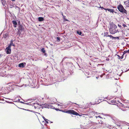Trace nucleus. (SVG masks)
<instances>
[{
  "label": "nucleus",
  "instance_id": "f257e3e1",
  "mask_svg": "<svg viewBox=\"0 0 129 129\" xmlns=\"http://www.w3.org/2000/svg\"><path fill=\"white\" fill-rule=\"evenodd\" d=\"M117 8L120 12L123 13V14H127V11L121 4L117 6Z\"/></svg>",
  "mask_w": 129,
  "mask_h": 129
},
{
  "label": "nucleus",
  "instance_id": "f03ea898",
  "mask_svg": "<svg viewBox=\"0 0 129 129\" xmlns=\"http://www.w3.org/2000/svg\"><path fill=\"white\" fill-rule=\"evenodd\" d=\"M66 112L67 113L71 114L76 115H79L78 113L73 110H68L66 111Z\"/></svg>",
  "mask_w": 129,
  "mask_h": 129
},
{
  "label": "nucleus",
  "instance_id": "7ed1b4c3",
  "mask_svg": "<svg viewBox=\"0 0 129 129\" xmlns=\"http://www.w3.org/2000/svg\"><path fill=\"white\" fill-rule=\"evenodd\" d=\"M11 47L9 46H8L5 49V51L7 54H10L11 53Z\"/></svg>",
  "mask_w": 129,
  "mask_h": 129
},
{
  "label": "nucleus",
  "instance_id": "20e7f679",
  "mask_svg": "<svg viewBox=\"0 0 129 129\" xmlns=\"http://www.w3.org/2000/svg\"><path fill=\"white\" fill-rule=\"evenodd\" d=\"M109 29L110 33L111 34H114L117 32V31L112 28L111 27Z\"/></svg>",
  "mask_w": 129,
  "mask_h": 129
},
{
  "label": "nucleus",
  "instance_id": "39448f33",
  "mask_svg": "<svg viewBox=\"0 0 129 129\" xmlns=\"http://www.w3.org/2000/svg\"><path fill=\"white\" fill-rule=\"evenodd\" d=\"M19 24V28H18V32H20V31H22L23 30V29L22 28V26L20 24H19L20 23V22L19 21V23H18Z\"/></svg>",
  "mask_w": 129,
  "mask_h": 129
},
{
  "label": "nucleus",
  "instance_id": "423d86ee",
  "mask_svg": "<svg viewBox=\"0 0 129 129\" xmlns=\"http://www.w3.org/2000/svg\"><path fill=\"white\" fill-rule=\"evenodd\" d=\"M66 66H68V68H71V67L73 65V64L71 62H66Z\"/></svg>",
  "mask_w": 129,
  "mask_h": 129
},
{
  "label": "nucleus",
  "instance_id": "0eeeda50",
  "mask_svg": "<svg viewBox=\"0 0 129 129\" xmlns=\"http://www.w3.org/2000/svg\"><path fill=\"white\" fill-rule=\"evenodd\" d=\"M111 103L112 104H113L115 105V104L118 103H117V101L116 100V98H115L113 100L111 101Z\"/></svg>",
  "mask_w": 129,
  "mask_h": 129
},
{
  "label": "nucleus",
  "instance_id": "6e6552de",
  "mask_svg": "<svg viewBox=\"0 0 129 129\" xmlns=\"http://www.w3.org/2000/svg\"><path fill=\"white\" fill-rule=\"evenodd\" d=\"M124 4L126 7H129V0L126 1H124Z\"/></svg>",
  "mask_w": 129,
  "mask_h": 129
},
{
  "label": "nucleus",
  "instance_id": "1a4fd4ad",
  "mask_svg": "<svg viewBox=\"0 0 129 129\" xmlns=\"http://www.w3.org/2000/svg\"><path fill=\"white\" fill-rule=\"evenodd\" d=\"M12 22L13 24L14 27H16V26L17 24V23L16 21L15 20H14L12 21Z\"/></svg>",
  "mask_w": 129,
  "mask_h": 129
},
{
  "label": "nucleus",
  "instance_id": "9d476101",
  "mask_svg": "<svg viewBox=\"0 0 129 129\" xmlns=\"http://www.w3.org/2000/svg\"><path fill=\"white\" fill-rule=\"evenodd\" d=\"M38 20L39 21L41 22L43 21L44 20V19L43 17H40L38 18Z\"/></svg>",
  "mask_w": 129,
  "mask_h": 129
},
{
  "label": "nucleus",
  "instance_id": "9b49d317",
  "mask_svg": "<svg viewBox=\"0 0 129 129\" xmlns=\"http://www.w3.org/2000/svg\"><path fill=\"white\" fill-rule=\"evenodd\" d=\"M15 46L14 44L13 43V41L12 40L11 41L10 44L8 45V46L11 47V46Z\"/></svg>",
  "mask_w": 129,
  "mask_h": 129
},
{
  "label": "nucleus",
  "instance_id": "f8f14e48",
  "mask_svg": "<svg viewBox=\"0 0 129 129\" xmlns=\"http://www.w3.org/2000/svg\"><path fill=\"white\" fill-rule=\"evenodd\" d=\"M107 10H108L110 12H112V13L113 12L116 13V12L114 11V10L113 9H106V11Z\"/></svg>",
  "mask_w": 129,
  "mask_h": 129
},
{
  "label": "nucleus",
  "instance_id": "ddd939ff",
  "mask_svg": "<svg viewBox=\"0 0 129 129\" xmlns=\"http://www.w3.org/2000/svg\"><path fill=\"white\" fill-rule=\"evenodd\" d=\"M69 59L67 57L64 58L61 62V63H62L63 61H69Z\"/></svg>",
  "mask_w": 129,
  "mask_h": 129
},
{
  "label": "nucleus",
  "instance_id": "4468645a",
  "mask_svg": "<svg viewBox=\"0 0 129 129\" xmlns=\"http://www.w3.org/2000/svg\"><path fill=\"white\" fill-rule=\"evenodd\" d=\"M18 67H19L23 68L24 67V63H22L19 64H18Z\"/></svg>",
  "mask_w": 129,
  "mask_h": 129
},
{
  "label": "nucleus",
  "instance_id": "2eb2a0df",
  "mask_svg": "<svg viewBox=\"0 0 129 129\" xmlns=\"http://www.w3.org/2000/svg\"><path fill=\"white\" fill-rule=\"evenodd\" d=\"M32 105H34V107L35 109H36L37 107H38V106L37 104L36 103H32Z\"/></svg>",
  "mask_w": 129,
  "mask_h": 129
},
{
  "label": "nucleus",
  "instance_id": "dca6fc26",
  "mask_svg": "<svg viewBox=\"0 0 129 129\" xmlns=\"http://www.w3.org/2000/svg\"><path fill=\"white\" fill-rule=\"evenodd\" d=\"M41 51L43 53H45L46 51L44 48H42L41 50Z\"/></svg>",
  "mask_w": 129,
  "mask_h": 129
},
{
  "label": "nucleus",
  "instance_id": "f3484780",
  "mask_svg": "<svg viewBox=\"0 0 129 129\" xmlns=\"http://www.w3.org/2000/svg\"><path fill=\"white\" fill-rule=\"evenodd\" d=\"M38 104V105L42 107V108H43V107H44V104Z\"/></svg>",
  "mask_w": 129,
  "mask_h": 129
},
{
  "label": "nucleus",
  "instance_id": "a211bd4d",
  "mask_svg": "<svg viewBox=\"0 0 129 129\" xmlns=\"http://www.w3.org/2000/svg\"><path fill=\"white\" fill-rule=\"evenodd\" d=\"M2 4L4 6L5 5L6 3V1L5 0H2Z\"/></svg>",
  "mask_w": 129,
  "mask_h": 129
},
{
  "label": "nucleus",
  "instance_id": "6ab92c4d",
  "mask_svg": "<svg viewBox=\"0 0 129 129\" xmlns=\"http://www.w3.org/2000/svg\"><path fill=\"white\" fill-rule=\"evenodd\" d=\"M71 103H73V104H76L78 106H79V105H78V104H76V103H72L71 102H68V103H67V104L68 105H69V104H70Z\"/></svg>",
  "mask_w": 129,
  "mask_h": 129
},
{
  "label": "nucleus",
  "instance_id": "aec40b11",
  "mask_svg": "<svg viewBox=\"0 0 129 129\" xmlns=\"http://www.w3.org/2000/svg\"><path fill=\"white\" fill-rule=\"evenodd\" d=\"M66 17L65 16H63V18L64 21H68V20L67 19H66Z\"/></svg>",
  "mask_w": 129,
  "mask_h": 129
},
{
  "label": "nucleus",
  "instance_id": "412c9836",
  "mask_svg": "<svg viewBox=\"0 0 129 129\" xmlns=\"http://www.w3.org/2000/svg\"><path fill=\"white\" fill-rule=\"evenodd\" d=\"M109 33L108 32H106V33H104V36H106L107 37V36H108Z\"/></svg>",
  "mask_w": 129,
  "mask_h": 129
},
{
  "label": "nucleus",
  "instance_id": "4be33fe9",
  "mask_svg": "<svg viewBox=\"0 0 129 129\" xmlns=\"http://www.w3.org/2000/svg\"><path fill=\"white\" fill-rule=\"evenodd\" d=\"M32 103H33L32 102H30L29 103H25V104H26L27 105H32Z\"/></svg>",
  "mask_w": 129,
  "mask_h": 129
},
{
  "label": "nucleus",
  "instance_id": "5701e85b",
  "mask_svg": "<svg viewBox=\"0 0 129 129\" xmlns=\"http://www.w3.org/2000/svg\"><path fill=\"white\" fill-rule=\"evenodd\" d=\"M128 53V50L126 51H124V52H123V53L122 54H123L124 55L126 53Z\"/></svg>",
  "mask_w": 129,
  "mask_h": 129
},
{
  "label": "nucleus",
  "instance_id": "b1692460",
  "mask_svg": "<svg viewBox=\"0 0 129 129\" xmlns=\"http://www.w3.org/2000/svg\"><path fill=\"white\" fill-rule=\"evenodd\" d=\"M77 33L79 35H81L82 34V32L80 31H77Z\"/></svg>",
  "mask_w": 129,
  "mask_h": 129
},
{
  "label": "nucleus",
  "instance_id": "393cba45",
  "mask_svg": "<svg viewBox=\"0 0 129 129\" xmlns=\"http://www.w3.org/2000/svg\"><path fill=\"white\" fill-rule=\"evenodd\" d=\"M110 37V38H112V39H114V37L113 36H112L111 35H109L108 36H107V37Z\"/></svg>",
  "mask_w": 129,
  "mask_h": 129
},
{
  "label": "nucleus",
  "instance_id": "a878e982",
  "mask_svg": "<svg viewBox=\"0 0 129 129\" xmlns=\"http://www.w3.org/2000/svg\"><path fill=\"white\" fill-rule=\"evenodd\" d=\"M95 113H96L97 114V113L96 112L95 113L94 112L92 111L90 113V114H94V115H95Z\"/></svg>",
  "mask_w": 129,
  "mask_h": 129
},
{
  "label": "nucleus",
  "instance_id": "bb28decb",
  "mask_svg": "<svg viewBox=\"0 0 129 129\" xmlns=\"http://www.w3.org/2000/svg\"><path fill=\"white\" fill-rule=\"evenodd\" d=\"M44 107L45 108H47V104H44Z\"/></svg>",
  "mask_w": 129,
  "mask_h": 129
},
{
  "label": "nucleus",
  "instance_id": "cd10ccee",
  "mask_svg": "<svg viewBox=\"0 0 129 129\" xmlns=\"http://www.w3.org/2000/svg\"><path fill=\"white\" fill-rule=\"evenodd\" d=\"M47 108H48L49 107H52V106H51V105L50 104H47Z\"/></svg>",
  "mask_w": 129,
  "mask_h": 129
},
{
  "label": "nucleus",
  "instance_id": "c85d7f7f",
  "mask_svg": "<svg viewBox=\"0 0 129 129\" xmlns=\"http://www.w3.org/2000/svg\"><path fill=\"white\" fill-rule=\"evenodd\" d=\"M100 8H101L102 10H103V9H104V10H106V9L104 8L103 7H101L100 6Z\"/></svg>",
  "mask_w": 129,
  "mask_h": 129
},
{
  "label": "nucleus",
  "instance_id": "c756f323",
  "mask_svg": "<svg viewBox=\"0 0 129 129\" xmlns=\"http://www.w3.org/2000/svg\"><path fill=\"white\" fill-rule=\"evenodd\" d=\"M25 110H27V111H29L31 112H34V111H32V110H29L28 109L27 110L26 109H25Z\"/></svg>",
  "mask_w": 129,
  "mask_h": 129
},
{
  "label": "nucleus",
  "instance_id": "7c9ffc66",
  "mask_svg": "<svg viewBox=\"0 0 129 129\" xmlns=\"http://www.w3.org/2000/svg\"><path fill=\"white\" fill-rule=\"evenodd\" d=\"M57 41H59L60 40V38L59 37H57Z\"/></svg>",
  "mask_w": 129,
  "mask_h": 129
},
{
  "label": "nucleus",
  "instance_id": "2f4dec72",
  "mask_svg": "<svg viewBox=\"0 0 129 129\" xmlns=\"http://www.w3.org/2000/svg\"><path fill=\"white\" fill-rule=\"evenodd\" d=\"M120 104L121 105V106L122 107H125V105H124V104H122L121 103H120Z\"/></svg>",
  "mask_w": 129,
  "mask_h": 129
},
{
  "label": "nucleus",
  "instance_id": "473e14b6",
  "mask_svg": "<svg viewBox=\"0 0 129 129\" xmlns=\"http://www.w3.org/2000/svg\"><path fill=\"white\" fill-rule=\"evenodd\" d=\"M124 55L122 54V56H120V59H122Z\"/></svg>",
  "mask_w": 129,
  "mask_h": 129
},
{
  "label": "nucleus",
  "instance_id": "72a5a7b5",
  "mask_svg": "<svg viewBox=\"0 0 129 129\" xmlns=\"http://www.w3.org/2000/svg\"><path fill=\"white\" fill-rule=\"evenodd\" d=\"M16 8H17L18 9L19 11H20V8H19V7H17V6H16Z\"/></svg>",
  "mask_w": 129,
  "mask_h": 129
},
{
  "label": "nucleus",
  "instance_id": "f704fd0d",
  "mask_svg": "<svg viewBox=\"0 0 129 129\" xmlns=\"http://www.w3.org/2000/svg\"><path fill=\"white\" fill-rule=\"evenodd\" d=\"M0 100H2L3 101H4V100L3 98L2 97H0Z\"/></svg>",
  "mask_w": 129,
  "mask_h": 129
},
{
  "label": "nucleus",
  "instance_id": "c9c22d12",
  "mask_svg": "<svg viewBox=\"0 0 129 129\" xmlns=\"http://www.w3.org/2000/svg\"><path fill=\"white\" fill-rule=\"evenodd\" d=\"M96 118H102V117L100 116H95Z\"/></svg>",
  "mask_w": 129,
  "mask_h": 129
},
{
  "label": "nucleus",
  "instance_id": "e433bc0d",
  "mask_svg": "<svg viewBox=\"0 0 129 129\" xmlns=\"http://www.w3.org/2000/svg\"><path fill=\"white\" fill-rule=\"evenodd\" d=\"M44 55H45L46 56H47V54L46 53V52H45V53H44Z\"/></svg>",
  "mask_w": 129,
  "mask_h": 129
},
{
  "label": "nucleus",
  "instance_id": "4c0bfd02",
  "mask_svg": "<svg viewBox=\"0 0 129 129\" xmlns=\"http://www.w3.org/2000/svg\"><path fill=\"white\" fill-rule=\"evenodd\" d=\"M21 31H20V32H19L18 31V32L17 33V34H18L19 35H20L21 34Z\"/></svg>",
  "mask_w": 129,
  "mask_h": 129
},
{
  "label": "nucleus",
  "instance_id": "58836bf2",
  "mask_svg": "<svg viewBox=\"0 0 129 129\" xmlns=\"http://www.w3.org/2000/svg\"><path fill=\"white\" fill-rule=\"evenodd\" d=\"M55 109V110H56L57 111H61V110H59V109Z\"/></svg>",
  "mask_w": 129,
  "mask_h": 129
},
{
  "label": "nucleus",
  "instance_id": "ea45409f",
  "mask_svg": "<svg viewBox=\"0 0 129 129\" xmlns=\"http://www.w3.org/2000/svg\"><path fill=\"white\" fill-rule=\"evenodd\" d=\"M105 74H102V75H100V76L102 78L103 77V75H105Z\"/></svg>",
  "mask_w": 129,
  "mask_h": 129
},
{
  "label": "nucleus",
  "instance_id": "a19ab883",
  "mask_svg": "<svg viewBox=\"0 0 129 129\" xmlns=\"http://www.w3.org/2000/svg\"><path fill=\"white\" fill-rule=\"evenodd\" d=\"M5 101L7 103H11V102H9L8 101Z\"/></svg>",
  "mask_w": 129,
  "mask_h": 129
},
{
  "label": "nucleus",
  "instance_id": "79ce46f5",
  "mask_svg": "<svg viewBox=\"0 0 129 129\" xmlns=\"http://www.w3.org/2000/svg\"><path fill=\"white\" fill-rule=\"evenodd\" d=\"M99 123L101 124H103V122L101 120L100 121V122H99Z\"/></svg>",
  "mask_w": 129,
  "mask_h": 129
},
{
  "label": "nucleus",
  "instance_id": "37998d69",
  "mask_svg": "<svg viewBox=\"0 0 129 129\" xmlns=\"http://www.w3.org/2000/svg\"><path fill=\"white\" fill-rule=\"evenodd\" d=\"M43 118L44 120L45 121V120H48L46 119L44 117H43Z\"/></svg>",
  "mask_w": 129,
  "mask_h": 129
},
{
  "label": "nucleus",
  "instance_id": "c03bdc74",
  "mask_svg": "<svg viewBox=\"0 0 129 129\" xmlns=\"http://www.w3.org/2000/svg\"><path fill=\"white\" fill-rule=\"evenodd\" d=\"M114 39H119V37H114Z\"/></svg>",
  "mask_w": 129,
  "mask_h": 129
},
{
  "label": "nucleus",
  "instance_id": "a18cd8bd",
  "mask_svg": "<svg viewBox=\"0 0 129 129\" xmlns=\"http://www.w3.org/2000/svg\"><path fill=\"white\" fill-rule=\"evenodd\" d=\"M123 26L124 27H125L126 26V25L124 24H123Z\"/></svg>",
  "mask_w": 129,
  "mask_h": 129
},
{
  "label": "nucleus",
  "instance_id": "49530a36",
  "mask_svg": "<svg viewBox=\"0 0 129 129\" xmlns=\"http://www.w3.org/2000/svg\"><path fill=\"white\" fill-rule=\"evenodd\" d=\"M99 100H100L101 101H104L105 100H104V99H99Z\"/></svg>",
  "mask_w": 129,
  "mask_h": 129
},
{
  "label": "nucleus",
  "instance_id": "de8ad7c7",
  "mask_svg": "<svg viewBox=\"0 0 129 129\" xmlns=\"http://www.w3.org/2000/svg\"><path fill=\"white\" fill-rule=\"evenodd\" d=\"M118 26L119 27H120V28L121 27V25H119V24H118Z\"/></svg>",
  "mask_w": 129,
  "mask_h": 129
},
{
  "label": "nucleus",
  "instance_id": "09e8293b",
  "mask_svg": "<svg viewBox=\"0 0 129 129\" xmlns=\"http://www.w3.org/2000/svg\"><path fill=\"white\" fill-rule=\"evenodd\" d=\"M117 103H118L117 104H118V103H120V104L121 103H120V102L119 101V100H117Z\"/></svg>",
  "mask_w": 129,
  "mask_h": 129
},
{
  "label": "nucleus",
  "instance_id": "8fccbe9b",
  "mask_svg": "<svg viewBox=\"0 0 129 129\" xmlns=\"http://www.w3.org/2000/svg\"><path fill=\"white\" fill-rule=\"evenodd\" d=\"M117 56L118 57V58L120 59V55H117Z\"/></svg>",
  "mask_w": 129,
  "mask_h": 129
},
{
  "label": "nucleus",
  "instance_id": "3c124183",
  "mask_svg": "<svg viewBox=\"0 0 129 129\" xmlns=\"http://www.w3.org/2000/svg\"><path fill=\"white\" fill-rule=\"evenodd\" d=\"M48 120H45V121L46 122V123H48V122L47 121Z\"/></svg>",
  "mask_w": 129,
  "mask_h": 129
},
{
  "label": "nucleus",
  "instance_id": "603ef678",
  "mask_svg": "<svg viewBox=\"0 0 129 129\" xmlns=\"http://www.w3.org/2000/svg\"><path fill=\"white\" fill-rule=\"evenodd\" d=\"M20 99H18V101H17L16 102H21V101H20Z\"/></svg>",
  "mask_w": 129,
  "mask_h": 129
},
{
  "label": "nucleus",
  "instance_id": "864d4df0",
  "mask_svg": "<svg viewBox=\"0 0 129 129\" xmlns=\"http://www.w3.org/2000/svg\"><path fill=\"white\" fill-rule=\"evenodd\" d=\"M3 55L2 54H0V58H1L2 56Z\"/></svg>",
  "mask_w": 129,
  "mask_h": 129
},
{
  "label": "nucleus",
  "instance_id": "5fc2aeb1",
  "mask_svg": "<svg viewBox=\"0 0 129 129\" xmlns=\"http://www.w3.org/2000/svg\"><path fill=\"white\" fill-rule=\"evenodd\" d=\"M20 103H23V104H25V103H24V102H22V101H21L20 102Z\"/></svg>",
  "mask_w": 129,
  "mask_h": 129
},
{
  "label": "nucleus",
  "instance_id": "6e6d98bb",
  "mask_svg": "<svg viewBox=\"0 0 129 129\" xmlns=\"http://www.w3.org/2000/svg\"><path fill=\"white\" fill-rule=\"evenodd\" d=\"M128 70H127L126 71H123V72H127V71Z\"/></svg>",
  "mask_w": 129,
  "mask_h": 129
},
{
  "label": "nucleus",
  "instance_id": "4d7b16f0",
  "mask_svg": "<svg viewBox=\"0 0 129 129\" xmlns=\"http://www.w3.org/2000/svg\"><path fill=\"white\" fill-rule=\"evenodd\" d=\"M114 26H114V27L115 28H117V26L115 25H114Z\"/></svg>",
  "mask_w": 129,
  "mask_h": 129
},
{
  "label": "nucleus",
  "instance_id": "13d9d810",
  "mask_svg": "<svg viewBox=\"0 0 129 129\" xmlns=\"http://www.w3.org/2000/svg\"><path fill=\"white\" fill-rule=\"evenodd\" d=\"M109 60V58L106 59V60L107 61H108Z\"/></svg>",
  "mask_w": 129,
  "mask_h": 129
},
{
  "label": "nucleus",
  "instance_id": "bf43d9fd",
  "mask_svg": "<svg viewBox=\"0 0 129 129\" xmlns=\"http://www.w3.org/2000/svg\"><path fill=\"white\" fill-rule=\"evenodd\" d=\"M107 98H108L107 97H106L105 98H104L105 99H107Z\"/></svg>",
  "mask_w": 129,
  "mask_h": 129
},
{
  "label": "nucleus",
  "instance_id": "052dcab7",
  "mask_svg": "<svg viewBox=\"0 0 129 129\" xmlns=\"http://www.w3.org/2000/svg\"><path fill=\"white\" fill-rule=\"evenodd\" d=\"M62 14V15L63 16H63H64L63 15V14L62 13V14Z\"/></svg>",
  "mask_w": 129,
  "mask_h": 129
},
{
  "label": "nucleus",
  "instance_id": "680f3d73",
  "mask_svg": "<svg viewBox=\"0 0 129 129\" xmlns=\"http://www.w3.org/2000/svg\"><path fill=\"white\" fill-rule=\"evenodd\" d=\"M50 45L52 46L53 45L51 44H50Z\"/></svg>",
  "mask_w": 129,
  "mask_h": 129
},
{
  "label": "nucleus",
  "instance_id": "e2e57ef3",
  "mask_svg": "<svg viewBox=\"0 0 129 129\" xmlns=\"http://www.w3.org/2000/svg\"><path fill=\"white\" fill-rule=\"evenodd\" d=\"M117 125L118 126H120V125Z\"/></svg>",
  "mask_w": 129,
  "mask_h": 129
},
{
  "label": "nucleus",
  "instance_id": "0e129e2a",
  "mask_svg": "<svg viewBox=\"0 0 129 129\" xmlns=\"http://www.w3.org/2000/svg\"><path fill=\"white\" fill-rule=\"evenodd\" d=\"M128 53H129V49L128 50Z\"/></svg>",
  "mask_w": 129,
  "mask_h": 129
},
{
  "label": "nucleus",
  "instance_id": "69168bd1",
  "mask_svg": "<svg viewBox=\"0 0 129 129\" xmlns=\"http://www.w3.org/2000/svg\"><path fill=\"white\" fill-rule=\"evenodd\" d=\"M9 99V100H11L10 99H9V98H8L7 99Z\"/></svg>",
  "mask_w": 129,
  "mask_h": 129
},
{
  "label": "nucleus",
  "instance_id": "338daca9",
  "mask_svg": "<svg viewBox=\"0 0 129 129\" xmlns=\"http://www.w3.org/2000/svg\"><path fill=\"white\" fill-rule=\"evenodd\" d=\"M20 97V96H19L18 97Z\"/></svg>",
  "mask_w": 129,
  "mask_h": 129
},
{
  "label": "nucleus",
  "instance_id": "774afa93",
  "mask_svg": "<svg viewBox=\"0 0 129 129\" xmlns=\"http://www.w3.org/2000/svg\"><path fill=\"white\" fill-rule=\"evenodd\" d=\"M96 78H98V77H96Z\"/></svg>",
  "mask_w": 129,
  "mask_h": 129
}]
</instances>
